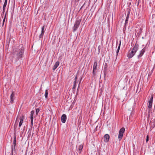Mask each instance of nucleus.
<instances>
[{"label":"nucleus","mask_w":155,"mask_h":155,"mask_svg":"<svg viewBox=\"0 0 155 155\" xmlns=\"http://www.w3.org/2000/svg\"><path fill=\"white\" fill-rule=\"evenodd\" d=\"M45 27V25H44L41 28V32L39 35V38H42L45 32L44 28Z\"/></svg>","instance_id":"nucleus-6"},{"label":"nucleus","mask_w":155,"mask_h":155,"mask_svg":"<svg viewBox=\"0 0 155 155\" xmlns=\"http://www.w3.org/2000/svg\"><path fill=\"white\" fill-rule=\"evenodd\" d=\"M74 79H75V81H77V76H76Z\"/></svg>","instance_id":"nucleus-33"},{"label":"nucleus","mask_w":155,"mask_h":155,"mask_svg":"<svg viewBox=\"0 0 155 155\" xmlns=\"http://www.w3.org/2000/svg\"><path fill=\"white\" fill-rule=\"evenodd\" d=\"M76 81H75L74 82V84L76 85Z\"/></svg>","instance_id":"nucleus-30"},{"label":"nucleus","mask_w":155,"mask_h":155,"mask_svg":"<svg viewBox=\"0 0 155 155\" xmlns=\"http://www.w3.org/2000/svg\"><path fill=\"white\" fill-rule=\"evenodd\" d=\"M97 61H95L94 62L93 67V69L94 70H97Z\"/></svg>","instance_id":"nucleus-15"},{"label":"nucleus","mask_w":155,"mask_h":155,"mask_svg":"<svg viewBox=\"0 0 155 155\" xmlns=\"http://www.w3.org/2000/svg\"><path fill=\"white\" fill-rule=\"evenodd\" d=\"M75 87H76V85L74 84L73 87V89H74L75 88Z\"/></svg>","instance_id":"nucleus-28"},{"label":"nucleus","mask_w":155,"mask_h":155,"mask_svg":"<svg viewBox=\"0 0 155 155\" xmlns=\"http://www.w3.org/2000/svg\"><path fill=\"white\" fill-rule=\"evenodd\" d=\"M15 94L13 92H12L10 95V102L13 103L14 98Z\"/></svg>","instance_id":"nucleus-11"},{"label":"nucleus","mask_w":155,"mask_h":155,"mask_svg":"<svg viewBox=\"0 0 155 155\" xmlns=\"http://www.w3.org/2000/svg\"><path fill=\"white\" fill-rule=\"evenodd\" d=\"M129 14H130V12H128L127 15H128V16H129Z\"/></svg>","instance_id":"nucleus-34"},{"label":"nucleus","mask_w":155,"mask_h":155,"mask_svg":"<svg viewBox=\"0 0 155 155\" xmlns=\"http://www.w3.org/2000/svg\"><path fill=\"white\" fill-rule=\"evenodd\" d=\"M82 78H81V79L80 81L79 82V84H80V83L81 82V81L82 80Z\"/></svg>","instance_id":"nucleus-36"},{"label":"nucleus","mask_w":155,"mask_h":155,"mask_svg":"<svg viewBox=\"0 0 155 155\" xmlns=\"http://www.w3.org/2000/svg\"><path fill=\"white\" fill-rule=\"evenodd\" d=\"M153 101V96L152 95L151 96V98H150V99L149 102L152 103Z\"/></svg>","instance_id":"nucleus-18"},{"label":"nucleus","mask_w":155,"mask_h":155,"mask_svg":"<svg viewBox=\"0 0 155 155\" xmlns=\"http://www.w3.org/2000/svg\"><path fill=\"white\" fill-rule=\"evenodd\" d=\"M7 0H5V2L4 4L3 5V14H4L5 9L6 6L7 5Z\"/></svg>","instance_id":"nucleus-10"},{"label":"nucleus","mask_w":155,"mask_h":155,"mask_svg":"<svg viewBox=\"0 0 155 155\" xmlns=\"http://www.w3.org/2000/svg\"><path fill=\"white\" fill-rule=\"evenodd\" d=\"M48 94V90H46L45 91V97L46 98H47Z\"/></svg>","instance_id":"nucleus-17"},{"label":"nucleus","mask_w":155,"mask_h":155,"mask_svg":"<svg viewBox=\"0 0 155 155\" xmlns=\"http://www.w3.org/2000/svg\"><path fill=\"white\" fill-rule=\"evenodd\" d=\"M16 145V135L15 134L14 136V140H13V146H14V151L15 149V147Z\"/></svg>","instance_id":"nucleus-9"},{"label":"nucleus","mask_w":155,"mask_h":155,"mask_svg":"<svg viewBox=\"0 0 155 155\" xmlns=\"http://www.w3.org/2000/svg\"><path fill=\"white\" fill-rule=\"evenodd\" d=\"M81 21V19L77 18L73 27V32H74L79 27Z\"/></svg>","instance_id":"nucleus-3"},{"label":"nucleus","mask_w":155,"mask_h":155,"mask_svg":"<svg viewBox=\"0 0 155 155\" xmlns=\"http://www.w3.org/2000/svg\"><path fill=\"white\" fill-rule=\"evenodd\" d=\"M128 21V20H127V19H126L125 21V24H126Z\"/></svg>","instance_id":"nucleus-29"},{"label":"nucleus","mask_w":155,"mask_h":155,"mask_svg":"<svg viewBox=\"0 0 155 155\" xmlns=\"http://www.w3.org/2000/svg\"><path fill=\"white\" fill-rule=\"evenodd\" d=\"M149 140V137L148 135H147V139L146 140V142H147Z\"/></svg>","instance_id":"nucleus-24"},{"label":"nucleus","mask_w":155,"mask_h":155,"mask_svg":"<svg viewBox=\"0 0 155 155\" xmlns=\"http://www.w3.org/2000/svg\"><path fill=\"white\" fill-rule=\"evenodd\" d=\"M125 130L124 128L123 127L120 129L118 134V138L119 140H120L123 136V134Z\"/></svg>","instance_id":"nucleus-4"},{"label":"nucleus","mask_w":155,"mask_h":155,"mask_svg":"<svg viewBox=\"0 0 155 155\" xmlns=\"http://www.w3.org/2000/svg\"><path fill=\"white\" fill-rule=\"evenodd\" d=\"M139 45L136 43L130 52H129L127 55V57L129 58H132L135 54L138 49Z\"/></svg>","instance_id":"nucleus-2"},{"label":"nucleus","mask_w":155,"mask_h":155,"mask_svg":"<svg viewBox=\"0 0 155 155\" xmlns=\"http://www.w3.org/2000/svg\"><path fill=\"white\" fill-rule=\"evenodd\" d=\"M5 18L3 21V25H4V22H5Z\"/></svg>","instance_id":"nucleus-27"},{"label":"nucleus","mask_w":155,"mask_h":155,"mask_svg":"<svg viewBox=\"0 0 155 155\" xmlns=\"http://www.w3.org/2000/svg\"><path fill=\"white\" fill-rule=\"evenodd\" d=\"M39 109L38 108L36 110V114L38 115L39 112Z\"/></svg>","instance_id":"nucleus-22"},{"label":"nucleus","mask_w":155,"mask_h":155,"mask_svg":"<svg viewBox=\"0 0 155 155\" xmlns=\"http://www.w3.org/2000/svg\"><path fill=\"white\" fill-rule=\"evenodd\" d=\"M145 49L143 48L141 50V51H140L139 54L137 56V57L138 58L142 57L145 52Z\"/></svg>","instance_id":"nucleus-8"},{"label":"nucleus","mask_w":155,"mask_h":155,"mask_svg":"<svg viewBox=\"0 0 155 155\" xmlns=\"http://www.w3.org/2000/svg\"><path fill=\"white\" fill-rule=\"evenodd\" d=\"M128 18H129L128 15H127L126 17V19H127V20H128Z\"/></svg>","instance_id":"nucleus-31"},{"label":"nucleus","mask_w":155,"mask_h":155,"mask_svg":"<svg viewBox=\"0 0 155 155\" xmlns=\"http://www.w3.org/2000/svg\"><path fill=\"white\" fill-rule=\"evenodd\" d=\"M97 70H93L92 77H95L97 74Z\"/></svg>","instance_id":"nucleus-13"},{"label":"nucleus","mask_w":155,"mask_h":155,"mask_svg":"<svg viewBox=\"0 0 155 155\" xmlns=\"http://www.w3.org/2000/svg\"><path fill=\"white\" fill-rule=\"evenodd\" d=\"M152 103L149 102L148 108L149 109L151 108L152 107Z\"/></svg>","instance_id":"nucleus-20"},{"label":"nucleus","mask_w":155,"mask_h":155,"mask_svg":"<svg viewBox=\"0 0 155 155\" xmlns=\"http://www.w3.org/2000/svg\"><path fill=\"white\" fill-rule=\"evenodd\" d=\"M67 119V117L65 114H63L61 118V122L63 123H65Z\"/></svg>","instance_id":"nucleus-5"},{"label":"nucleus","mask_w":155,"mask_h":155,"mask_svg":"<svg viewBox=\"0 0 155 155\" xmlns=\"http://www.w3.org/2000/svg\"><path fill=\"white\" fill-rule=\"evenodd\" d=\"M34 113V111L33 110L31 112V116H33V114Z\"/></svg>","instance_id":"nucleus-23"},{"label":"nucleus","mask_w":155,"mask_h":155,"mask_svg":"<svg viewBox=\"0 0 155 155\" xmlns=\"http://www.w3.org/2000/svg\"><path fill=\"white\" fill-rule=\"evenodd\" d=\"M7 12H6V13H5V16H6V14H7Z\"/></svg>","instance_id":"nucleus-39"},{"label":"nucleus","mask_w":155,"mask_h":155,"mask_svg":"<svg viewBox=\"0 0 155 155\" xmlns=\"http://www.w3.org/2000/svg\"><path fill=\"white\" fill-rule=\"evenodd\" d=\"M23 123L22 122H19V127H20L22 125V124Z\"/></svg>","instance_id":"nucleus-26"},{"label":"nucleus","mask_w":155,"mask_h":155,"mask_svg":"<svg viewBox=\"0 0 155 155\" xmlns=\"http://www.w3.org/2000/svg\"><path fill=\"white\" fill-rule=\"evenodd\" d=\"M107 65V64L105 63V64L104 67V68H106V67H105V66H106V65Z\"/></svg>","instance_id":"nucleus-35"},{"label":"nucleus","mask_w":155,"mask_h":155,"mask_svg":"<svg viewBox=\"0 0 155 155\" xmlns=\"http://www.w3.org/2000/svg\"><path fill=\"white\" fill-rule=\"evenodd\" d=\"M120 45H121V41H119V45L118 46V48H117V54H118L119 52V51L120 50Z\"/></svg>","instance_id":"nucleus-16"},{"label":"nucleus","mask_w":155,"mask_h":155,"mask_svg":"<svg viewBox=\"0 0 155 155\" xmlns=\"http://www.w3.org/2000/svg\"><path fill=\"white\" fill-rule=\"evenodd\" d=\"M25 127H24V128H23V131H24V130H25Z\"/></svg>","instance_id":"nucleus-38"},{"label":"nucleus","mask_w":155,"mask_h":155,"mask_svg":"<svg viewBox=\"0 0 155 155\" xmlns=\"http://www.w3.org/2000/svg\"><path fill=\"white\" fill-rule=\"evenodd\" d=\"M110 138L109 135L107 134H106L104 136V141L106 143L108 142Z\"/></svg>","instance_id":"nucleus-7"},{"label":"nucleus","mask_w":155,"mask_h":155,"mask_svg":"<svg viewBox=\"0 0 155 155\" xmlns=\"http://www.w3.org/2000/svg\"><path fill=\"white\" fill-rule=\"evenodd\" d=\"M33 116H31V121L32 125H33Z\"/></svg>","instance_id":"nucleus-19"},{"label":"nucleus","mask_w":155,"mask_h":155,"mask_svg":"<svg viewBox=\"0 0 155 155\" xmlns=\"http://www.w3.org/2000/svg\"><path fill=\"white\" fill-rule=\"evenodd\" d=\"M24 117L23 116L22 117L20 118V121L21 122L23 123V120L24 119Z\"/></svg>","instance_id":"nucleus-21"},{"label":"nucleus","mask_w":155,"mask_h":155,"mask_svg":"<svg viewBox=\"0 0 155 155\" xmlns=\"http://www.w3.org/2000/svg\"><path fill=\"white\" fill-rule=\"evenodd\" d=\"M59 64V62L58 61H57L55 64L53 68V70L54 71L58 67Z\"/></svg>","instance_id":"nucleus-12"},{"label":"nucleus","mask_w":155,"mask_h":155,"mask_svg":"<svg viewBox=\"0 0 155 155\" xmlns=\"http://www.w3.org/2000/svg\"><path fill=\"white\" fill-rule=\"evenodd\" d=\"M98 49L99 53L100 52V49L101 48V46H98Z\"/></svg>","instance_id":"nucleus-25"},{"label":"nucleus","mask_w":155,"mask_h":155,"mask_svg":"<svg viewBox=\"0 0 155 155\" xmlns=\"http://www.w3.org/2000/svg\"><path fill=\"white\" fill-rule=\"evenodd\" d=\"M84 4H85V3L84 4V5L80 9V10L82 9V8H83V7L84 5Z\"/></svg>","instance_id":"nucleus-32"},{"label":"nucleus","mask_w":155,"mask_h":155,"mask_svg":"<svg viewBox=\"0 0 155 155\" xmlns=\"http://www.w3.org/2000/svg\"><path fill=\"white\" fill-rule=\"evenodd\" d=\"M118 41H117V42H116V45H117V44H118Z\"/></svg>","instance_id":"nucleus-37"},{"label":"nucleus","mask_w":155,"mask_h":155,"mask_svg":"<svg viewBox=\"0 0 155 155\" xmlns=\"http://www.w3.org/2000/svg\"><path fill=\"white\" fill-rule=\"evenodd\" d=\"M24 48L21 45L14 48L12 53V57L17 61L22 58L24 54Z\"/></svg>","instance_id":"nucleus-1"},{"label":"nucleus","mask_w":155,"mask_h":155,"mask_svg":"<svg viewBox=\"0 0 155 155\" xmlns=\"http://www.w3.org/2000/svg\"><path fill=\"white\" fill-rule=\"evenodd\" d=\"M83 145L82 144H81L79 146L78 149L79 150V153H81V151L83 149Z\"/></svg>","instance_id":"nucleus-14"},{"label":"nucleus","mask_w":155,"mask_h":155,"mask_svg":"<svg viewBox=\"0 0 155 155\" xmlns=\"http://www.w3.org/2000/svg\"><path fill=\"white\" fill-rule=\"evenodd\" d=\"M1 0H0V3H1Z\"/></svg>","instance_id":"nucleus-40"}]
</instances>
